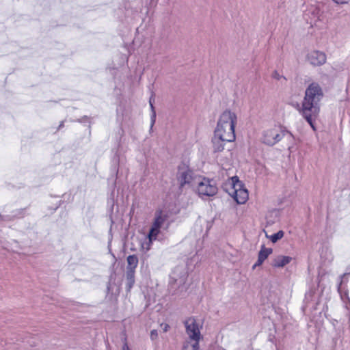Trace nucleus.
<instances>
[{"label":"nucleus","mask_w":350,"mask_h":350,"mask_svg":"<svg viewBox=\"0 0 350 350\" xmlns=\"http://www.w3.org/2000/svg\"><path fill=\"white\" fill-rule=\"evenodd\" d=\"M237 123V116L235 112L226 110L219 116L215 131L230 140H235V126Z\"/></svg>","instance_id":"nucleus-1"},{"label":"nucleus","mask_w":350,"mask_h":350,"mask_svg":"<svg viewBox=\"0 0 350 350\" xmlns=\"http://www.w3.org/2000/svg\"><path fill=\"white\" fill-rule=\"evenodd\" d=\"M193 189L201 198L214 196L218 191L215 180L203 176H198L195 179Z\"/></svg>","instance_id":"nucleus-2"},{"label":"nucleus","mask_w":350,"mask_h":350,"mask_svg":"<svg viewBox=\"0 0 350 350\" xmlns=\"http://www.w3.org/2000/svg\"><path fill=\"white\" fill-rule=\"evenodd\" d=\"M198 176H193V172L189 168L187 163H182L178 167L176 174L177 181L181 188L188 185L193 188L195 185V179Z\"/></svg>","instance_id":"nucleus-3"},{"label":"nucleus","mask_w":350,"mask_h":350,"mask_svg":"<svg viewBox=\"0 0 350 350\" xmlns=\"http://www.w3.org/2000/svg\"><path fill=\"white\" fill-rule=\"evenodd\" d=\"M284 137V131L278 126L265 129L261 134L260 141L268 146L278 144Z\"/></svg>","instance_id":"nucleus-4"},{"label":"nucleus","mask_w":350,"mask_h":350,"mask_svg":"<svg viewBox=\"0 0 350 350\" xmlns=\"http://www.w3.org/2000/svg\"><path fill=\"white\" fill-rule=\"evenodd\" d=\"M230 184L232 188L229 191V194L238 204H243L245 203L248 200L249 194L242 182L234 176L232 178Z\"/></svg>","instance_id":"nucleus-5"},{"label":"nucleus","mask_w":350,"mask_h":350,"mask_svg":"<svg viewBox=\"0 0 350 350\" xmlns=\"http://www.w3.org/2000/svg\"><path fill=\"white\" fill-rule=\"evenodd\" d=\"M320 105L302 103L301 113L304 118L310 125L313 131L317 129L314 122L318 119L320 113Z\"/></svg>","instance_id":"nucleus-6"},{"label":"nucleus","mask_w":350,"mask_h":350,"mask_svg":"<svg viewBox=\"0 0 350 350\" xmlns=\"http://www.w3.org/2000/svg\"><path fill=\"white\" fill-rule=\"evenodd\" d=\"M323 97L321 87L316 83H312L306 88L302 103L320 105Z\"/></svg>","instance_id":"nucleus-7"},{"label":"nucleus","mask_w":350,"mask_h":350,"mask_svg":"<svg viewBox=\"0 0 350 350\" xmlns=\"http://www.w3.org/2000/svg\"><path fill=\"white\" fill-rule=\"evenodd\" d=\"M186 333L188 336L187 340L200 342L202 338L200 330L202 328V322L195 318H189L185 321Z\"/></svg>","instance_id":"nucleus-8"},{"label":"nucleus","mask_w":350,"mask_h":350,"mask_svg":"<svg viewBox=\"0 0 350 350\" xmlns=\"http://www.w3.org/2000/svg\"><path fill=\"white\" fill-rule=\"evenodd\" d=\"M188 272L185 267H177L170 275V283L179 287L185 284Z\"/></svg>","instance_id":"nucleus-9"},{"label":"nucleus","mask_w":350,"mask_h":350,"mask_svg":"<svg viewBox=\"0 0 350 350\" xmlns=\"http://www.w3.org/2000/svg\"><path fill=\"white\" fill-rule=\"evenodd\" d=\"M307 61L314 66L323 65L327 60V56L325 53L313 50L310 51L306 56Z\"/></svg>","instance_id":"nucleus-10"},{"label":"nucleus","mask_w":350,"mask_h":350,"mask_svg":"<svg viewBox=\"0 0 350 350\" xmlns=\"http://www.w3.org/2000/svg\"><path fill=\"white\" fill-rule=\"evenodd\" d=\"M234 140H230L224 136L214 132V135L212 139L213 147L215 152H221L224 150L226 144L227 142H232Z\"/></svg>","instance_id":"nucleus-11"},{"label":"nucleus","mask_w":350,"mask_h":350,"mask_svg":"<svg viewBox=\"0 0 350 350\" xmlns=\"http://www.w3.org/2000/svg\"><path fill=\"white\" fill-rule=\"evenodd\" d=\"M160 228H157V226L152 225L148 237L146 239L145 241L142 243L143 250L148 251L150 249L152 241L157 239V236L160 232Z\"/></svg>","instance_id":"nucleus-12"},{"label":"nucleus","mask_w":350,"mask_h":350,"mask_svg":"<svg viewBox=\"0 0 350 350\" xmlns=\"http://www.w3.org/2000/svg\"><path fill=\"white\" fill-rule=\"evenodd\" d=\"M292 259L291 256L280 255L275 258L272 265L275 267L282 268L290 263Z\"/></svg>","instance_id":"nucleus-13"},{"label":"nucleus","mask_w":350,"mask_h":350,"mask_svg":"<svg viewBox=\"0 0 350 350\" xmlns=\"http://www.w3.org/2000/svg\"><path fill=\"white\" fill-rule=\"evenodd\" d=\"M272 253V249L262 247L258 254V262L256 265H261L263 261Z\"/></svg>","instance_id":"nucleus-14"},{"label":"nucleus","mask_w":350,"mask_h":350,"mask_svg":"<svg viewBox=\"0 0 350 350\" xmlns=\"http://www.w3.org/2000/svg\"><path fill=\"white\" fill-rule=\"evenodd\" d=\"M165 220V215L161 211H157L152 226H157V228H161Z\"/></svg>","instance_id":"nucleus-15"},{"label":"nucleus","mask_w":350,"mask_h":350,"mask_svg":"<svg viewBox=\"0 0 350 350\" xmlns=\"http://www.w3.org/2000/svg\"><path fill=\"white\" fill-rule=\"evenodd\" d=\"M199 342L195 340H186L183 346V350H198Z\"/></svg>","instance_id":"nucleus-16"},{"label":"nucleus","mask_w":350,"mask_h":350,"mask_svg":"<svg viewBox=\"0 0 350 350\" xmlns=\"http://www.w3.org/2000/svg\"><path fill=\"white\" fill-rule=\"evenodd\" d=\"M128 271H134L138 264V258L135 255H130L127 258Z\"/></svg>","instance_id":"nucleus-17"},{"label":"nucleus","mask_w":350,"mask_h":350,"mask_svg":"<svg viewBox=\"0 0 350 350\" xmlns=\"http://www.w3.org/2000/svg\"><path fill=\"white\" fill-rule=\"evenodd\" d=\"M284 235V232L282 230H280L277 233H275L271 235H268L267 233L265 234L266 237L269 239L273 243H275L279 240L282 239Z\"/></svg>","instance_id":"nucleus-18"},{"label":"nucleus","mask_w":350,"mask_h":350,"mask_svg":"<svg viewBox=\"0 0 350 350\" xmlns=\"http://www.w3.org/2000/svg\"><path fill=\"white\" fill-rule=\"evenodd\" d=\"M126 277H127L126 285H127L128 288L130 289L133 286L134 282H135L134 271H128Z\"/></svg>","instance_id":"nucleus-19"},{"label":"nucleus","mask_w":350,"mask_h":350,"mask_svg":"<svg viewBox=\"0 0 350 350\" xmlns=\"http://www.w3.org/2000/svg\"><path fill=\"white\" fill-rule=\"evenodd\" d=\"M150 108L152 110V116H151L152 124H153L154 122V120H155V117H156V112L154 109V107H153V105H152L151 100H150Z\"/></svg>","instance_id":"nucleus-20"},{"label":"nucleus","mask_w":350,"mask_h":350,"mask_svg":"<svg viewBox=\"0 0 350 350\" xmlns=\"http://www.w3.org/2000/svg\"><path fill=\"white\" fill-rule=\"evenodd\" d=\"M272 77L273 78L277 79V80H280V79L283 78L282 75H280L278 72L275 71L273 74H272Z\"/></svg>","instance_id":"nucleus-21"},{"label":"nucleus","mask_w":350,"mask_h":350,"mask_svg":"<svg viewBox=\"0 0 350 350\" xmlns=\"http://www.w3.org/2000/svg\"><path fill=\"white\" fill-rule=\"evenodd\" d=\"M332 1L337 4H346V3H348V2L350 0H332Z\"/></svg>","instance_id":"nucleus-22"},{"label":"nucleus","mask_w":350,"mask_h":350,"mask_svg":"<svg viewBox=\"0 0 350 350\" xmlns=\"http://www.w3.org/2000/svg\"><path fill=\"white\" fill-rule=\"evenodd\" d=\"M157 336V332L156 330H152L150 333V337L152 340L156 338Z\"/></svg>","instance_id":"nucleus-23"},{"label":"nucleus","mask_w":350,"mask_h":350,"mask_svg":"<svg viewBox=\"0 0 350 350\" xmlns=\"http://www.w3.org/2000/svg\"><path fill=\"white\" fill-rule=\"evenodd\" d=\"M161 327L164 332H167L168 329V325L167 324L161 325Z\"/></svg>","instance_id":"nucleus-24"},{"label":"nucleus","mask_w":350,"mask_h":350,"mask_svg":"<svg viewBox=\"0 0 350 350\" xmlns=\"http://www.w3.org/2000/svg\"><path fill=\"white\" fill-rule=\"evenodd\" d=\"M122 350H130L129 347L127 346L126 344H124L122 347Z\"/></svg>","instance_id":"nucleus-25"}]
</instances>
